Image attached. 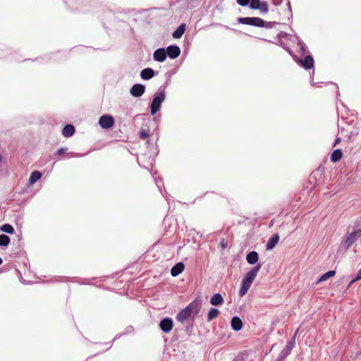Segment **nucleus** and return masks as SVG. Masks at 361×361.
I'll use <instances>...</instances> for the list:
<instances>
[{
	"instance_id": "nucleus-1",
	"label": "nucleus",
	"mask_w": 361,
	"mask_h": 361,
	"mask_svg": "<svg viewBox=\"0 0 361 361\" xmlns=\"http://www.w3.org/2000/svg\"><path fill=\"white\" fill-rule=\"evenodd\" d=\"M262 263H256L243 277L239 290V296L243 297L247 293L258 272L261 269Z\"/></svg>"
},
{
	"instance_id": "nucleus-2",
	"label": "nucleus",
	"mask_w": 361,
	"mask_h": 361,
	"mask_svg": "<svg viewBox=\"0 0 361 361\" xmlns=\"http://www.w3.org/2000/svg\"><path fill=\"white\" fill-rule=\"evenodd\" d=\"M237 22L240 24L267 29H271L274 25L279 24L276 21H266L259 17H238Z\"/></svg>"
},
{
	"instance_id": "nucleus-3",
	"label": "nucleus",
	"mask_w": 361,
	"mask_h": 361,
	"mask_svg": "<svg viewBox=\"0 0 361 361\" xmlns=\"http://www.w3.org/2000/svg\"><path fill=\"white\" fill-rule=\"evenodd\" d=\"M166 97V93H164L162 91H157L153 94L152 100L149 104V109L152 116H155L160 111Z\"/></svg>"
},
{
	"instance_id": "nucleus-4",
	"label": "nucleus",
	"mask_w": 361,
	"mask_h": 361,
	"mask_svg": "<svg viewBox=\"0 0 361 361\" xmlns=\"http://www.w3.org/2000/svg\"><path fill=\"white\" fill-rule=\"evenodd\" d=\"M294 61L298 65L303 68L305 70L313 69L312 74L310 75V82L312 85H314L313 82V75L314 73V59L312 54L308 53L306 56H303V58L299 56L294 57Z\"/></svg>"
},
{
	"instance_id": "nucleus-5",
	"label": "nucleus",
	"mask_w": 361,
	"mask_h": 361,
	"mask_svg": "<svg viewBox=\"0 0 361 361\" xmlns=\"http://www.w3.org/2000/svg\"><path fill=\"white\" fill-rule=\"evenodd\" d=\"M361 237V230L360 228L354 229L351 233L345 235L344 245L345 250H348L354 243Z\"/></svg>"
},
{
	"instance_id": "nucleus-6",
	"label": "nucleus",
	"mask_w": 361,
	"mask_h": 361,
	"mask_svg": "<svg viewBox=\"0 0 361 361\" xmlns=\"http://www.w3.org/2000/svg\"><path fill=\"white\" fill-rule=\"evenodd\" d=\"M298 330H296L292 337L288 341L286 347L280 353V356L286 359L291 353L295 345V339Z\"/></svg>"
},
{
	"instance_id": "nucleus-7",
	"label": "nucleus",
	"mask_w": 361,
	"mask_h": 361,
	"mask_svg": "<svg viewBox=\"0 0 361 361\" xmlns=\"http://www.w3.org/2000/svg\"><path fill=\"white\" fill-rule=\"evenodd\" d=\"M115 121L110 114H104L99 119V125L102 129L108 130L112 128Z\"/></svg>"
},
{
	"instance_id": "nucleus-8",
	"label": "nucleus",
	"mask_w": 361,
	"mask_h": 361,
	"mask_svg": "<svg viewBox=\"0 0 361 361\" xmlns=\"http://www.w3.org/2000/svg\"><path fill=\"white\" fill-rule=\"evenodd\" d=\"M202 300L200 298H197L185 307L189 308V311L192 313L193 320H195V317L200 312Z\"/></svg>"
},
{
	"instance_id": "nucleus-9",
	"label": "nucleus",
	"mask_w": 361,
	"mask_h": 361,
	"mask_svg": "<svg viewBox=\"0 0 361 361\" xmlns=\"http://www.w3.org/2000/svg\"><path fill=\"white\" fill-rule=\"evenodd\" d=\"M173 326V320L169 317L162 318L159 323L160 329L165 334L169 333L172 330Z\"/></svg>"
},
{
	"instance_id": "nucleus-10",
	"label": "nucleus",
	"mask_w": 361,
	"mask_h": 361,
	"mask_svg": "<svg viewBox=\"0 0 361 361\" xmlns=\"http://www.w3.org/2000/svg\"><path fill=\"white\" fill-rule=\"evenodd\" d=\"M164 49L167 57H169L170 59H177L181 53L180 47L176 44H171L167 47H164Z\"/></svg>"
},
{
	"instance_id": "nucleus-11",
	"label": "nucleus",
	"mask_w": 361,
	"mask_h": 361,
	"mask_svg": "<svg viewBox=\"0 0 361 361\" xmlns=\"http://www.w3.org/2000/svg\"><path fill=\"white\" fill-rule=\"evenodd\" d=\"M158 140L159 133H157L154 137H152L151 139L147 138L146 141L147 147L149 149L151 153L154 154L155 156H157L159 152L157 145Z\"/></svg>"
},
{
	"instance_id": "nucleus-12",
	"label": "nucleus",
	"mask_w": 361,
	"mask_h": 361,
	"mask_svg": "<svg viewBox=\"0 0 361 361\" xmlns=\"http://www.w3.org/2000/svg\"><path fill=\"white\" fill-rule=\"evenodd\" d=\"M146 90V86L144 84L135 83L130 89V94L135 98L142 97Z\"/></svg>"
},
{
	"instance_id": "nucleus-13",
	"label": "nucleus",
	"mask_w": 361,
	"mask_h": 361,
	"mask_svg": "<svg viewBox=\"0 0 361 361\" xmlns=\"http://www.w3.org/2000/svg\"><path fill=\"white\" fill-rule=\"evenodd\" d=\"M166 59L167 56L164 47L158 48L153 53V59L157 62L162 63L165 61Z\"/></svg>"
},
{
	"instance_id": "nucleus-14",
	"label": "nucleus",
	"mask_w": 361,
	"mask_h": 361,
	"mask_svg": "<svg viewBox=\"0 0 361 361\" xmlns=\"http://www.w3.org/2000/svg\"><path fill=\"white\" fill-rule=\"evenodd\" d=\"M158 74L153 68L147 67L140 71V76L144 80H149Z\"/></svg>"
},
{
	"instance_id": "nucleus-15",
	"label": "nucleus",
	"mask_w": 361,
	"mask_h": 361,
	"mask_svg": "<svg viewBox=\"0 0 361 361\" xmlns=\"http://www.w3.org/2000/svg\"><path fill=\"white\" fill-rule=\"evenodd\" d=\"M190 317H192V313L189 311L188 307H185L179 311L177 314L176 319L178 322L183 323L187 321Z\"/></svg>"
},
{
	"instance_id": "nucleus-16",
	"label": "nucleus",
	"mask_w": 361,
	"mask_h": 361,
	"mask_svg": "<svg viewBox=\"0 0 361 361\" xmlns=\"http://www.w3.org/2000/svg\"><path fill=\"white\" fill-rule=\"evenodd\" d=\"M280 237L278 233L271 235L266 243V250H272L278 244Z\"/></svg>"
},
{
	"instance_id": "nucleus-17",
	"label": "nucleus",
	"mask_w": 361,
	"mask_h": 361,
	"mask_svg": "<svg viewBox=\"0 0 361 361\" xmlns=\"http://www.w3.org/2000/svg\"><path fill=\"white\" fill-rule=\"evenodd\" d=\"M185 269V264L183 262L176 263L171 269V275L173 277L178 276Z\"/></svg>"
},
{
	"instance_id": "nucleus-18",
	"label": "nucleus",
	"mask_w": 361,
	"mask_h": 361,
	"mask_svg": "<svg viewBox=\"0 0 361 361\" xmlns=\"http://www.w3.org/2000/svg\"><path fill=\"white\" fill-rule=\"evenodd\" d=\"M243 322L238 316H233L231 320V329L235 331H238L242 329Z\"/></svg>"
},
{
	"instance_id": "nucleus-19",
	"label": "nucleus",
	"mask_w": 361,
	"mask_h": 361,
	"mask_svg": "<svg viewBox=\"0 0 361 361\" xmlns=\"http://www.w3.org/2000/svg\"><path fill=\"white\" fill-rule=\"evenodd\" d=\"M245 259L247 264L255 265L259 260V254L257 251L252 250L247 253Z\"/></svg>"
},
{
	"instance_id": "nucleus-20",
	"label": "nucleus",
	"mask_w": 361,
	"mask_h": 361,
	"mask_svg": "<svg viewBox=\"0 0 361 361\" xmlns=\"http://www.w3.org/2000/svg\"><path fill=\"white\" fill-rule=\"evenodd\" d=\"M13 245L15 246L14 254H18L23 247V235L21 233L16 235V239L13 240Z\"/></svg>"
},
{
	"instance_id": "nucleus-21",
	"label": "nucleus",
	"mask_w": 361,
	"mask_h": 361,
	"mask_svg": "<svg viewBox=\"0 0 361 361\" xmlns=\"http://www.w3.org/2000/svg\"><path fill=\"white\" fill-rule=\"evenodd\" d=\"M209 302L214 306H221L224 303V299L220 293H216L211 297Z\"/></svg>"
},
{
	"instance_id": "nucleus-22",
	"label": "nucleus",
	"mask_w": 361,
	"mask_h": 361,
	"mask_svg": "<svg viewBox=\"0 0 361 361\" xmlns=\"http://www.w3.org/2000/svg\"><path fill=\"white\" fill-rule=\"evenodd\" d=\"M258 1L259 2L254 4L252 10H259L263 14L267 13L269 11L268 2L266 1H261L260 0H259Z\"/></svg>"
},
{
	"instance_id": "nucleus-23",
	"label": "nucleus",
	"mask_w": 361,
	"mask_h": 361,
	"mask_svg": "<svg viewBox=\"0 0 361 361\" xmlns=\"http://www.w3.org/2000/svg\"><path fill=\"white\" fill-rule=\"evenodd\" d=\"M11 56V59H14L16 61H20V59H16L14 56H13L11 51L4 44H0V59L7 58L8 56Z\"/></svg>"
},
{
	"instance_id": "nucleus-24",
	"label": "nucleus",
	"mask_w": 361,
	"mask_h": 361,
	"mask_svg": "<svg viewBox=\"0 0 361 361\" xmlns=\"http://www.w3.org/2000/svg\"><path fill=\"white\" fill-rule=\"evenodd\" d=\"M297 44L300 47V53L302 56H306L308 54V48L305 43L298 35L294 36Z\"/></svg>"
},
{
	"instance_id": "nucleus-25",
	"label": "nucleus",
	"mask_w": 361,
	"mask_h": 361,
	"mask_svg": "<svg viewBox=\"0 0 361 361\" xmlns=\"http://www.w3.org/2000/svg\"><path fill=\"white\" fill-rule=\"evenodd\" d=\"M75 132V128L73 124H66L62 129V135L65 137H72Z\"/></svg>"
},
{
	"instance_id": "nucleus-26",
	"label": "nucleus",
	"mask_w": 361,
	"mask_h": 361,
	"mask_svg": "<svg viewBox=\"0 0 361 361\" xmlns=\"http://www.w3.org/2000/svg\"><path fill=\"white\" fill-rule=\"evenodd\" d=\"M193 326H194V320L192 319V321L189 322L185 326H182L180 327H176L175 331L177 332L178 331H183L185 332L188 336H191L192 330H193Z\"/></svg>"
},
{
	"instance_id": "nucleus-27",
	"label": "nucleus",
	"mask_w": 361,
	"mask_h": 361,
	"mask_svg": "<svg viewBox=\"0 0 361 361\" xmlns=\"http://www.w3.org/2000/svg\"><path fill=\"white\" fill-rule=\"evenodd\" d=\"M321 167H319L317 169H316L315 171H314L311 174H310V176L309 178V182L312 185V184H314V185H316V183H317V180H319L321 178V176H322V171H321Z\"/></svg>"
},
{
	"instance_id": "nucleus-28",
	"label": "nucleus",
	"mask_w": 361,
	"mask_h": 361,
	"mask_svg": "<svg viewBox=\"0 0 361 361\" xmlns=\"http://www.w3.org/2000/svg\"><path fill=\"white\" fill-rule=\"evenodd\" d=\"M343 157V151L340 148L334 149L330 157L331 161L336 163L339 161Z\"/></svg>"
},
{
	"instance_id": "nucleus-29",
	"label": "nucleus",
	"mask_w": 361,
	"mask_h": 361,
	"mask_svg": "<svg viewBox=\"0 0 361 361\" xmlns=\"http://www.w3.org/2000/svg\"><path fill=\"white\" fill-rule=\"evenodd\" d=\"M42 176V173L39 171H33L28 180V185H34L37 183Z\"/></svg>"
},
{
	"instance_id": "nucleus-30",
	"label": "nucleus",
	"mask_w": 361,
	"mask_h": 361,
	"mask_svg": "<svg viewBox=\"0 0 361 361\" xmlns=\"http://www.w3.org/2000/svg\"><path fill=\"white\" fill-rule=\"evenodd\" d=\"M336 274L335 270H329L324 274H322L317 279L316 283H319L323 281H327L329 279L333 277Z\"/></svg>"
},
{
	"instance_id": "nucleus-31",
	"label": "nucleus",
	"mask_w": 361,
	"mask_h": 361,
	"mask_svg": "<svg viewBox=\"0 0 361 361\" xmlns=\"http://www.w3.org/2000/svg\"><path fill=\"white\" fill-rule=\"evenodd\" d=\"M185 24L182 23L180 24L173 32H172V37L174 39H180L183 35L184 34L185 31Z\"/></svg>"
},
{
	"instance_id": "nucleus-32",
	"label": "nucleus",
	"mask_w": 361,
	"mask_h": 361,
	"mask_svg": "<svg viewBox=\"0 0 361 361\" xmlns=\"http://www.w3.org/2000/svg\"><path fill=\"white\" fill-rule=\"evenodd\" d=\"M220 314V311L216 307H211L207 313V321L208 322L216 319Z\"/></svg>"
},
{
	"instance_id": "nucleus-33",
	"label": "nucleus",
	"mask_w": 361,
	"mask_h": 361,
	"mask_svg": "<svg viewBox=\"0 0 361 361\" xmlns=\"http://www.w3.org/2000/svg\"><path fill=\"white\" fill-rule=\"evenodd\" d=\"M258 1L259 0H236V3L242 7L248 6L250 9H252L254 4L259 2Z\"/></svg>"
},
{
	"instance_id": "nucleus-34",
	"label": "nucleus",
	"mask_w": 361,
	"mask_h": 361,
	"mask_svg": "<svg viewBox=\"0 0 361 361\" xmlns=\"http://www.w3.org/2000/svg\"><path fill=\"white\" fill-rule=\"evenodd\" d=\"M0 231L6 233V234H13L15 233V229L13 228V226L8 224V223H6V224H2L1 226H0Z\"/></svg>"
},
{
	"instance_id": "nucleus-35",
	"label": "nucleus",
	"mask_w": 361,
	"mask_h": 361,
	"mask_svg": "<svg viewBox=\"0 0 361 361\" xmlns=\"http://www.w3.org/2000/svg\"><path fill=\"white\" fill-rule=\"evenodd\" d=\"M11 243V238L6 234H0V247L4 249Z\"/></svg>"
},
{
	"instance_id": "nucleus-36",
	"label": "nucleus",
	"mask_w": 361,
	"mask_h": 361,
	"mask_svg": "<svg viewBox=\"0 0 361 361\" xmlns=\"http://www.w3.org/2000/svg\"><path fill=\"white\" fill-rule=\"evenodd\" d=\"M54 55V53L51 54H49V55H44V56H40V57H38V58H35L33 61H37L39 63H48L51 60H53V56Z\"/></svg>"
},
{
	"instance_id": "nucleus-37",
	"label": "nucleus",
	"mask_w": 361,
	"mask_h": 361,
	"mask_svg": "<svg viewBox=\"0 0 361 361\" xmlns=\"http://www.w3.org/2000/svg\"><path fill=\"white\" fill-rule=\"evenodd\" d=\"M139 138L141 140H147L150 136L149 129L141 128L138 132Z\"/></svg>"
},
{
	"instance_id": "nucleus-38",
	"label": "nucleus",
	"mask_w": 361,
	"mask_h": 361,
	"mask_svg": "<svg viewBox=\"0 0 361 361\" xmlns=\"http://www.w3.org/2000/svg\"><path fill=\"white\" fill-rule=\"evenodd\" d=\"M200 4L199 0H186L185 7L187 9H192L197 7Z\"/></svg>"
},
{
	"instance_id": "nucleus-39",
	"label": "nucleus",
	"mask_w": 361,
	"mask_h": 361,
	"mask_svg": "<svg viewBox=\"0 0 361 361\" xmlns=\"http://www.w3.org/2000/svg\"><path fill=\"white\" fill-rule=\"evenodd\" d=\"M97 279H98L97 277H92L91 279L83 278V279H81V281H79L78 283L80 285L92 286V285H93L92 281H96Z\"/></svg>"
},
{
	"instance_id": "nucleus-40",
	"label": "nucleus",
	"mask_w": 361,
	"mask_h": 361,
	"mask_svg": "<svg viewBox=\"0 0 361 361\" xmlns=\"http://www.w3.org/2000/svg\"><path fill=\"white\" fill-rule=\"evenodd\" d=\"M171 81V76L169 73H166V81L159 87L157 91H162L164 93H166V89L169 85Z\"/></svg>"
},
{
	"instance_id": "nucleus-41",
	"label": "nucleus",
	"mask_w": 361,
	"mask_h": 361,
	"mask_svg": "<svg viewBox=\"0 0 361 361\" xmlns=\"http://www.w3.org/2000/svg\"><path fill=\"white\" fill-rule=\"evenodd\" d=\"M361 280V268L357 271L355 276L351 279L350 281L348 288H349L351 285H353L354 283Z\"/></svg>"
},
{
	"instance_id": "nucleus-42",
	"label": "nucleus",
	"mask_w": 361,
	"mask_h": 361,
	"mask_svg": "<svg viewBox=\"0 0 361 361\" xmlns=\"http://www.w3.org/2000/svg\"><path fill=\"white\" fill-rule=\"evenodd\" d=\"M89 154V152L86 153H77V152H68L67 156L68 158H79L82 157Z\"/></svg>"
},
{
	"instance_id": "nucleus-43",
	"label": "nucleus",
	"mask_w": 361,
	"mask_h": 361,
	"mask_svg": "<svg viewBox=\"0 0 361 361\" xmlns=\"http://www.w3.org/2000/svg\"><path fill=\"white\" fill-rule=\"evenodd\" d=\"M286 6H287V11L290 13V16L288 17V21H292V19H293V12H292V7H291V4H290V1H288V2L286 3Z\"/></svg>"
},
{
	"instance_id": "nucleus-44",
	"label": "nucleus",
	"mask_w": 361,
	"mask_h": 361,
	"mask_svg": "<svg viewBox=\"0 0 361 361\" xmlns=\"http://www.w3.org/2000/svg\"><path fill=\"white\" fill-rule=\"evenodd\" d=\"M232 361H245V356L242 353H238Z\"/></svg>"
},
{
	"instance_id": "nucleus-45",
	"label": "nucleus",
	"mask_w": 361,
	"mask_h": 361,
	"mask_svg": "<svg viewBox=\"0 0 361 361\" xmlns=\"http://www.w3.org/2000/svg\"><path fill=\"white\" fill-rule=\"evenodd\" d=\"M68 150L67 147H62L58 149V150L55 152V155L61 156L66 152Z\"/></svg>"
},
{
	"instance_id": "nucleus-46",
	"label": "nucleus",
	"mask_w": 361,
	"mask_h": 361,
	"mask_svg": "<svg viewBox=\"0 0 361 361\" xmlns=\"http://www.w3.org/2000/svg\"><path fill=\"white\" fill-rule=\"evenodd\" d=\"M134 331V328L132 325H129L128 326L126 327L125 329V331L123 334H124V335L126 334H131Z\"/></svg>"
},
{
	"instance_id": "nucleus-47",
	"label": "nucleus",
	"mask_w": 361,
	"mask_h": 361,
	"mask_svg": "<svg viewBox=\"0 0 361 361\" xmlns=\"http://www.w3.org/2000/svg\"><path fill=\"white\" fill-rule=\"evenodd\" d=\"M283 49L292 56L293 59L294 60V57L298 56L296 54H294V52L292 51V49L288 47H283Z\"/></svg>"
},
{
	"instance_id": "nucleus-48",
	"label": "nucleus",
	"mask_w": 361,
	"mask_h": 361,
	"mask_svg": "<svg viewBox=\"0 0 361 361\" xmlns=\"http://www.w3.org/2000/svg\"><path fill=\"white\" fill-rule=\"evenodd\" d=\"M155 180V183H156V185L157 186V188H159V190H160L161 193L162 194L163 196H164V194L162 192V191L161 190V185H163V181L161 179H154Z\"/></svg>"
},
{
	"instance_id": "nucleus-49",
	"label": "nucleus",
	"mask_w": 361,
	"mask_h": 361,
	"mask_svg": "<svg viewBox=\"0 0 361 361\" xmlns=\"http://www.w3.org/2000/svg\"><path fill=\"white\" fill-rule=\"evenodd\" d=\"M288 35V34L284 31H280L278 35H277V37L279 39H282V38H286L287 37V36Z\"/></svg>"
},
{
	"instance_id": "nucleus-50",
	"label": "nucleus",
	"mask_w": 361,
	"mask_h": 361,
	"mask_svg": "<svg viewBox=\"0 0 361 361\" xmlns=\"http://www.w3.org/2000/svg\"><path fill=\"white\" fill-rule=\"evenodd\" d=\"M359 132L357 130H353L350 132L349 135V139H351L352 137H354L358 135Z\"/></svg>"
},
{
	"instance_id": "nucleus-51",
	"label": "nucleus",
	"mask_w": 361,
	"mask_h": 361,
	"mask_svg": "<svg viewBox=\"0 0 361 361\" xmlns=\"http://www.w3.org/2000/svg\"><path fill=\"white\" fill-rule=\"evenodd\" d=\"M64 4L66 5H68L71 3V1L75 2L76 4H79L80 2H82L84 0H63Z\"/></svg>"
},
{
	"instance_id": "nucleus-52",
	"label": "nucleus",
	"mask_w": 361,
	"mask_h": 361,
	"mask_svg": "<svg viewBox=\"0 0 361 361\" xmlns=\"http://www.w3.org/2000/svg\"><path fill=\"white\" fill-rule=\"evenodd\" d=\"M220 246L222 249H225L227 247V243L226 241L224 240V239H222L221 241H220Z\"/></svg>"
},
{
	"instance_id": "nucleus-53",
	"label": "nucleus",
	"mask_w": 361,
	"mask_h": 361,
	"mask_svg": "<svg viewBox=\"0 0 361 361\" xmlns=\"http://www.w3.org/2000/svg\"><path fill=\"white\" fill-rule=\"evenodd\" d=\"M283 0H272V4L276 6H280L283 3Z\"/></svg>"
},
{
	"instance_id": "nucleus-54",
	"label": "nucleus",
	"mask_w": 361,
	"mask_h": 361,
	"mask_svg": "<svg viewBox=\"0 0 361 361\" xmlns=\"http://www.w3.org/2000/svg\"><path fill=\"white\" fill-rule=\"evenodd\" d=\"M61 279L59 281H63L62 279H69L71 282H75V279H78V277H72V278H68V277H59Z\"/></svg>"
},
{
	"instance_id": "nucleus-55",
	"label": "nucleus",
	"mask_w": 361,
	"mask_h": 361,
	"mask_svg": "<svg viewBox=\"0 0 361 361\" xmlns=\"http://www.w3.org/2000/svg\"><path fill=\"white\" fill-rule=\"evenodd\" d=\"M124 335V334H118L115 336L114 338L112 340V343H114V342L115 341H116L117 339H119L121 336H123Z\"/></svg>"
},
{
	"instance_id": "nucleus-56",
	"label": "nucleus",
	"mask_w": 361,
	"mask_h": 361,
	"mask_svg": "<svg viewBox=\"0 0 361 361\" xmlns=\"http://www.w3.org/2000/svg\"><path fill=\"white\" fill-rule=\"evenodd\" d=\"M341 141V137H336L334 142L333 147L337 145Z\"/></svg>"
},
{
	"instance_id": "nucleus-57",
	"label": "nucleus",
	"mask_w": 361,
	"mask_h": 361,
	"mask_svg": "<svg viewBox=\"0 0 361 361\" xmlns=\"http://www.w3.org/2000/svg\"><path fill=\"white\" fill-rule=\"evenodd\" d=\"M103 344L107 345V346H109L107 348V350L110 349L112 347V345H113L112 341L111 342L104 343Z\"/></svg>"
},
{
	"instance_id": "nucleus-58",
	"label": "nucleus",
	"mask_w": 361,
	"mask_h": 361,
	"mask_svg": "<svg viewBox=\"0 0 361 361\" xmlns=\"http://www.w3.org/2000/svg\"><path fill=\"white\" fill-rule=\"evenodd\" d=\"M284 358L281 357L280 355L275 360V361H284Z\"/></svg>"
},
{
	"instance_id": "nucleus-59",
	"label": "nucleus",
	"mask_w": 361,
	"mask_h": 361,
	"mask_svg": "<svg viewBox=\"0 0 361 361\" xmlns=\"http://www.w3.org/2000/svg\"><path fill=\"white\" fill-rule=\"evenodd\" d=\"M152 121L157 125L158 121H159V117H154Z\"/></svg>"
},
{
	"instance_id": "nucleus-60",
	"label": "nucleus",
	"mask_w": 361,
	"mask_h": 361,
	"mask_svg": "<svg viewBox=\"0 0 361 361\" xmlns=\"http://www.w3.org/2000/svg\"><path fill=\"white\" fill-rule=\"evenodd\" d=\"M280 45L283 48V47H286V45L285 44V43L283 42V41H280L279 42Z\"/></svg>"
},
{
	"instance_id": "nucleus-61",
	"label": "nucleus",
	"mask_w": 361,
	"mask_h": 361,
	"mask_svg": "<svg viewBox=\"0 0 361 361\" xmlns=\"http://www.w3.org/2000/svg\"><path fill=\"white\" fill-rule=\"evenodd\" d=\"M16 270L18 271V272L19 275L20 276V281H24V280H23V277H22V276H21L20 271H19L18 269H16Z\"/></svg>"
},
{
	"instance_id": "nucleus-62",
	"label": "nucleus",
	"mask_w": 361,
	"mask_h": 361,
	"mask_svg": "<svg viewBox=\"0 0 361 361\" xmlns=\"http://www.w3.org/2000/svg\"><path fill=\"white\" fill-rule=\"evenodd\" d=\"M3 263V259L2 258L0 257V265Z\"/></svg>"
},
{
	"instance_id": "nucleus-63",
	"label": "nucleus",
	"mask_w": 361,
	"mask_h": 361,
	"mask_svg": "<svg viewBox=\"0 0 361 361\" xmlns=\"http://www.w3.org/2000/svg\"><path fill=\"white\" fill-rule=\"evenodd\" d=\"M262 40H264V41L268 42H271V41L266 39H262Z\"/></svg>"
},
{
	"instance_id": "nucleus-64",
	"label": "nucleus",
	"mask_w": 361,
	"mask_h": 361,
	"mask_svg": "<svg viewBox=\"0 0 361 361\" xmlns=\"http://www.w3.org/2000/svg\"><path fill=\"white\" fill-rule=\"evenodd\" d=\"M2 269H4V271H7L8 270V269L5 268L4 267L2 268Z\"/></svg>"
}]
</instances>
